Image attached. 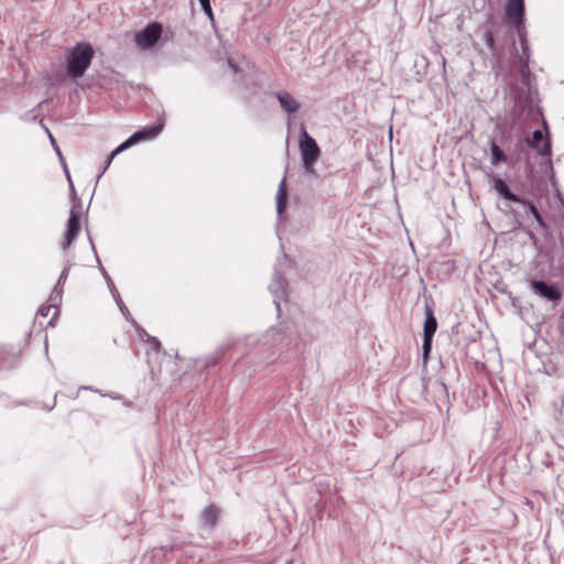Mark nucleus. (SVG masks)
Here are the masks:
<instances>
[{
    "instance_id": "obj_16",
    "label": "nucleus",
    "mask_w": 564,
    "mask_h": 564,
    "mask_svg": "<svg viewBox=\"0 0 564 564\" xmlns=\"http://www.w3.org/2000/svg\"><path fill=\"white\" fill-rule=\"evenodd\" d=\"M286 202V188L285 181H282L279 187V192L276 195V209L279 213H282L285 207Z\"/></svg>"
},
{
    "instance_id": "obj_9",
    "label": "nucleus",
    "mask_w": 564,
    "mask_h": 564,
    "mask_svg": "<svg viewBox=\"0 0 564 564\" xmlns=\"http://www.w3.org/2000/svg\"><path fill=\"white\" fill-rule=\"evenodd\" d=\"M220 508L212 503L207 506L200 516L202 524L206 528L214 529L218 522L220 516Z\"/></svg>"
},
{
    "instance_id": "obj_10",
    "label": "nucleus",
    "mask_w": 564,
    "mask_h": 564,
    "mask_svg": "<svg viewBox=\"0 0 564 564\" xmlns=\"http://www.w3.org/2000/svg\"><path fill=\"white\" fill-rule=\"evenodd\" d=\"M21 355L22 349L20 347L15 348L12 345L0 346V366L15 362Z\"/></svg>"
},
{
    "instance_id": "obj_12",
    "label": "nucleus",
    "mask_w": 564,
    "mask_h": 564,
    "mask_svg": "<svg viewBox=\"0 0 564 564\" xmlns=\"http://www.w3.org/2000/svg\"><path fill=\"white\" fill-rule=\"evenodd\" d=\"M276 98L281 107L290 113L296 112L300 109V104L288 91H279Z\"/></svg>"
},
{
    "instance_id": "obj_8",
    "label": "nucleus",
    "mask_w": 564,
    "mask_h": 564,
    "mask_svg": "<svg viewBox=\"0 0 564 564\" xmlns=\"http://www.w3.org/2000/svg\"><path fill=\"white\" fill-rule=\"evenodd\" d=\"M527 142L530 148L538 150L541 155H547L551 152L550 141L544 140L543 132L541 130H535L532 133V138L528 139Z\"/></svg>"
},
{
    "instance_id": "obj_20",
    "label": "nucleus",
    "mask_w": 564,
    "mask_h": 564,
    "mask_svg": "<svg viewBox=\"0 0 564 564\" xmlns=\"http://www.w3.org/2000/svg\"><path fill=\"white\" fill-rule=\"evenodd\" d=\"M200 6H202V9L204 10V12L210 18L213 19L214 14H213V10H212V7H210V1L209 0H206V1H202L199 2Z\"/></svg>"
},
{
    "instance_id": "obj_21",
    "label": "nucleus",
    "mask_w": 564,
    "mask_h": 564,
    "mask_svg": "<svg viewBox=\"0 0 564 564\" xmlns=\"http://www.w3.org/2000/svg\"><path fill=\"white\" fill-rule=\"evenodd\" d=\"M67 271H68V270H67V269H65V270L62 272L61 278H59V281H61L62 279H66V276H67Z\"/></svg>"
},
{
    "instance_id": "obj_6",
    "label": "nucleus",
    "mask_w": 564,
    "mask_h": 564,
    "mask_svg": "<svg viewBox=\"0 0 564 564\" xmlns=\"http://www.w3.org/2000/svg\"><path fill=\"white\" fill-rule=\"evenodd\" d=\"M506 15L510 23L520 31L523 24L524 0H508Z\"/></svg>"
},
{
    "instance_id": "obj_5",
    "label": "nucleus",
    "mask_w": 564,
    "mask_h": 564,
    "mask_svg": "<svg viewBox=\"0 0 564 564\" xmlns=\"http://www.w3.org/2000/svg\"><path fill=\"white\" fill-rule=\"evenodd\" d=\"M80 231V210L74 206L69 212L66 232L62 242L63 249H67L74 242Z\"/></svg>"
},
{
    "instance_id": "obj_18",
    "label": "nucleus",
    "mask_w": 564,
    "mask_h": 564,
    "mask_svg": "<svg viewBox=\"0 0 564 564\" xmlns=\"http://www.w3.org/2000/svg\"><path fill=\"white\" fill-rule=\"evenodd\" d=\"M484 37H485V42H486V45L488 46V48L491 51V53H495L496 41H495L494 33L491 31H486L484 34Z\"/></svg>"
},
{
    "instance_id": "obj_22",
    "label": "nucleus",
    "mask_w": 564,
    "mask_h": 564,
    "mask_svg": "<svg viewBox=\"0 0 564 564\" xmlns=\"http://www.w3.org/2000/svg\"><path fill=\"white\" fill-rule=\"evenodd\" d=\"M66 175H67V178H68V181H69L70 186H73V184H72V178H70V175H69V173H68V171H67V170H66Z\"/></svg>"
},
{
    "instance_id": "obj_11",
    "label": "nucleus",
    "mask_w": 564,
    "mask_h": 564,
    "mask_svg": "<svg viewBox=\"0 0 564 564\" xmlns=\"http://www.w3.org/2000/svg\"><path fill=\"white\" fill-rule=\"evenodd\" d=\"M492 187L495 191L502 196L505 199L511 200V202H522V198H520L518 195L513 194L507 183L500 178V177H492Z\"/></svg>"
},
{
    "instance_id": "obj_17",
    "label": "nucleus",
    "mask_w": 564,
    "mask_h": 564,
    "mask_svg": "<svg viewBox=\"0 0 564 564\" xmlns=\"http://www.w3.org/2000/svg\"><path fill=\"white\" fill-rule=\"evenodd\" d=\"M519 203L528 207L529 212L532 214V216L536 219V221L541 226H543V227L545 226L542 216L540 215L539 210L531 202L522 199V202H519Z\"/></svg>"
},
{
    "instance_id": "obj_2",
    "label": "nucleus",
    "mask_w": 564,
    "mask_h": 564,
    "mask_svg": "<svg viewBox=\"0 0 564 564\" xmlns=\"http://www.w3.org/2000/svg\"><path fill=\"white\" fill-rule=\"evenodd\" d=\"M164 120L160 119L156 124L143 128L137 132H134L130 138H128L124 142H122L118 148H116L108 156L106 169L109 167L111 161L122 151L128 148L137 144L138 142L151 140L156 138L163 130Z\"/></svg>"
},
{
    "instance_id": "obj_15",
    "label": "nucleus",
    "mask_w": 564,
    "mask_h": 564,
    "mask_svg": "<svg viewBox=\"0 0 564 564\" xmlns=\"http://www.w3.org/2000/svg\"><path fill=\"white\" fill-rule=\"evenodd\" d=\"M37 315L41 317H47L51 315V319L47 322V324L53 325V322L58 315V308L51 304L42 305L37 311Z\"/></svg>"
},
{
    "instance_id": "obj_7",
    "label": "nucleus",
    "mask_w": 564,
    "mask_h": 564,
    "mask_svg": "<svg viewBox=\"0 0 564 564\" xmlns=\"http://www.w3.org/2000/svg\"><path fill=\"white\" fill-rule=\"evenodd\" d=\"M531 288L538 295L549 300L558 301L562 296L561 292L554 285H549L543 281H532Z\"/></svg>"
},
{
    "instance_id": "obj_14",
    "label": "nucleus",
    "mask_w": 564,
    "mask_h": 564,
    "mask_svg": "<svg viewBox=\"0 0 564 564\" xmlns=\"http://www.w3.org/2000/svg\"><path fill=\"white\" fill-rule=\"evenodd\" d=\"M490 163L492 165H498L500 163L507 162V155L506 153L498 147L496 142L490 143Z\"/></svg>"
},
{
    "instance_id": "obj_3",
    "label": "nucleus",
    "mask_w": 564,
    "mask_h": 564,
    "mask_svg": "<svg viewBox=\"0 0 564 564\" xmlns=\"http://www.w3.org/2000/svg\"><path fill=\"white\" fill-rule=\"evenodd\" d=\"M300 151L303 166L307 173H314V164L317 161L321 150L316 141L303 128L300 138Z\"/></svg>"
},
{
    "instance_id": "obj_4",
    "label": "nucleus",
    "mask_w": 564,
    "mask_h": 564,
    "mask_svg": "<svg viewBox=\"0 0 564 564\" xmlns=\"http://www.w3.org/2000/svg\"><path fill=\"white\" fill-rule=\"evenodd\" d=\"M161 35L162 25L153 22L135 34V43L140 48H150L160 40Z\"/></svg>"
},
{
    "instance_id": "obj_13",
    "label": "nucleus",
    "mask_w": 564,
    "mask_h": 564,
    "mask_svg": "<svg viewBox=\"0 0 564 564\" xmlns=\"http://www.w3.org/2000/svg\"><path fill=\"white\" fill-rule=\"evenodd\" d=\"M437 328V322L431 308L426 310V318L424 323L423 337L433 338Z\"/></svg>"
},
{
    "instance_id": "obj_1",
    "label": "nucleus",
    "mask_w": 564,
    "mask_h": 564,
    "mask_svg": "<svg viewBox=\"0 0 564 564\" xmlns=\"http://www.w3.org/2000/svg\"><path fill=\"white\" fill-rule=\"evenodd\" d=\"M94 57V50L88 43H77L66 55L67 74L73 78L82 77Z\"/></svg>"
},
{
    "instance_id": "obj_19",
    "label": "nucleus",
    "mask_w": 564,
    "mask_h": 564,
    "mask_svg": "<svg viewBox=\"0 0 564 564\" xmlns=\"http://www.w3.org/2000/svg\"><path fill=\"white\" fill-rule=\"evenodd\" d=\"M432 339L433 338L423 337L422 350H423V359L425 362L427 361L431 349H432Z\"/></svg>"
}]
</instances>
